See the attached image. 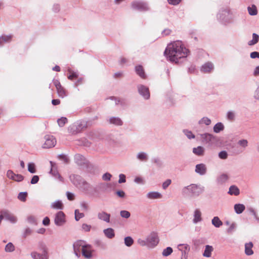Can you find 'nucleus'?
Instances as JSON below:
<instances>
[{
  "instance_id": "nucleus-1",
  "label": "nucleus",
  "mask_w": 259,
  "mask_h": 259,
  "mask_svg": "<svg viewBox=\"0 0 259 259\" xmlns=\"http://www.w3.org/2000/svg\"><path fill=\"white\" fill-rule=\"evenodd\" d=\"M190 53L181 41L177 40L169 44L164 51V55L171 62L179 63V60L186 58Z\"/></svg>"
},
{
  "instance_id": "nucleus-2",
  "label": "nucleus",
  "mask_w": 259,
  "mask_h": 259,
  "mask_svg": "<svg viewBox=\"0 0 259 259\" xmlns=\"http://www.w3.org/2000/svg\"><path fill=\"white\" fill-rule=\"evenodd\" d=\"M204 187L195 184H192L184 187L182 189V195L186 198L196 197L199 196L203 191Z\"/></svg>"
},
{
  "instance_id": "nucleus-3",
  "label": "nucleus",
  "mask_w": 259,
  "mask_h": 259,
  "mask_svg": "<svg viewBox=\"0 0 259 259\" xmlns=\"http://www.w3.org/2000/svg\"><path fill=\"white\" fill-rule=\"evenodd\" d=\"M217 18L221 24L227 25L233 21L234 17L230 9L222 8L217 14Z\"/></svg>"
},
{
  "instance_id": "nucleus-4",
  "label": "nucleus",
  "mask_w": 259,
  "mask_h": 259,
  "mask_svg": "<svg viewBox=\"0 0 259 259\" xmlns=\"http://www.w3.org/2000/svg\"><path fill=\"white\" fill-rule=\"evenodd\" d=\"M78 189L88 194H93L95 192H97V188L85 180Z\"/></svg>"
},
{
  "instance_id": "nucleus-5",
  "label": "nucleus",
  "mask_w": 259,
  "mask_h": 259,
  "mask_svg": "<svg viewBox=\"0 0 259 259\" xmlns=\"http://www.w3.org/2000/svg\"><path fill=\"white\" fill-rule=\"evenodd\" d=\"M148 247L153 248L156 246L159 242V238L156 233L153 232L151 233L146 238Z\"/></svg>"
},
{
  "instance_id": "nucleus-6",
  "label": "nucleus",
  "mask_w": 259,
  "mask_h": 259,
  "mask_svg": "<svg viewBox=\"0 0 259 259\" xmlns=\"http://www.w3.org/2000/svg\"><path fill=\"white\" fill-rule=\"evenodd\" d=\"M132 7L133 9L139 11H147L150 9L147 3L140 1L133 2Z\"/></svg>"
},
{
  "instance_id": "nucleus-7",
  "label": "nucleus",
  "mask_w": 259,
  "mask_h": 259,
  "mask_svg": "<svg viewBox=\"0 0 259 259\" xmlns=\"http://www.w3.org/2000/svg\"><path fill=\"white\" fill-rule=\"evenodd\" d=\"M137 90L139 94L145 100H148L150 98V94L148 87L140 84L137 85Z\"/></svg>"
},
{
  "instance_id": "nucleus-8",
  "label": "nucleus",
  "mask_w": 259,
  "mask_h": 259,
  "mask_svg": "<svg viewBox=\"0 0 259 259\" xmlns=\"http://www.w3.org/2000/svg\"><path fill=\"white\" fill-rule=\"evenodd\" d=\"M44 139L45 142L42 145L43 148H51L54 147L56 144V139L52 135H46Z\"/></svg>"
},
{
  "instance_id": "nucleus-9",
  "label": "nucleus",
  "mask_w": 259,
  "mask_h": 259,
  "mask_svg": "<svg viewBox=\"0 0 259 259\" xmlns=\"http://www.w3.org/2000/svg\"><path fill=\"white\" fill-rule=\"evenodd\" d=\"M69 179L72 183L78 189L84 181V180L81 176L74 174L71 175Z\"/></svg>"
},
{
  "instance_id": "nucleus-10",
  "label": "nucleus",
  "mask_w": 259,
  "mask_h": 259,
  "mask_svg": "<svg viewBox=\"0 0 259 259\" xmlns=\"http://www.w3.org/2000/svg\"><path fill=\"white\" fill-rule=\"evenodd\" d=\"M201 138L203 142L208 144L209 145H212L214 142L217 141V137L216 136L209 133L201 134Z\"/></svg>"
},
{
  "instance_id": "nucleus-11",
  "label": "nucleus",
  "mask_w": 259,
  "mask_h": 259,
  "mask_svg": "<svg viewBox=\"0 0 259 259\" xmlns=\"http://www.w3.org/2000/svg\"><path fill=\"white\" fill-rule=\"evenodd\" d=\"M55 224L58 226H63L66 222L65 215L63 211L58 212L55 217Z\"/></svg>"
},
{
  "instance_id": "nucleus-12",
  "label": "nucleus",
  "mask_w": 259,
  "mask_h": 259,
  "mask_svg": "<svg viewBox=\"0 0 259 259\" xmlns=\"http://www.w3.org/2000/svg\"><path fill=\"white\" fill-rule=\"evenodd\" d=\"M51 169L50 173L57 180L60 182H64V179L59 173L56 168V164L52 161H50Z\"/></svg>"
},
{
  "instance_id": "nucleus-13",
  "label": "nucleus",
  "mask_w": 259,
  "mask_h": 259,
  "mask_svg": "<svg viewBox=\"0 0 259 259\" xmlns=\"http://www.w3.org/2000/svg\"><path fill=\"white\" fill-rule=\"evenodd\" d=\"M93 252L92 245L88 244H85L81 251L82 256L88 259H90L93 257Z\"/></svg>"
},
{
  "instance_id": "nucleus-14",
  "label": "nucleus",
  "mask_w": 259,
  "mask_h": 259,
  "mask_svg": "<svg viewBox=\"0 0 259 259\" xmlns=\"http://www.w3.org/2000/svg\"><path fill=\"white\" fill-rule=\"evenodd\" d=\"M85 241L83 240H77L75 241L73 244V248L74 252L75 255L77 257L80 256V249H82L83 246L85 244Z\"/></svg>"
},
{
  "instance_id": "nucleus-15",
  "label": "nucleus",
  "mask_w": 259,
  "mask_h": 259,
  "mask_svg": "<svg viewBox=\"0 0 259 259\" xmlns=\"http://www.w3.org/2000/svg\"><path fill=\"white\" fill-rule=\"evenodd\" d=\"M1 215L3 216V219H5L12 223H15L17 221V218L6 209L3 210L1 211Z\"/></svg>"
},
{
  "instance_id": "nucleus-16",
  "label": "nucleus",
  "mask_w": 259,
  "mask_h": 259,
  "mask_svg": "<svg viewBox=\"0 0 259 259\" xmlns=\"http://www.w3.org/2000/svg\"><path fill=\"white\" fill-rule=\"evenodd\" d=\"M195 171L200 176L205 175L207 172V167L204 163L196 164Z\"/></svg>"
},
{
  "instance_id": "nucleus-17",
  "label": "nucleus",
  "mask_w": 259,
  "mask_h": 259,
  "mask_svg": "<svg viewBox=\"0 0 259 259\" xmlns=\"http://www.w3.org/2000/svg\"><path fill=\"white\" fill-rule=\"evenodd\" d=\"M30 255L33 259H49L48 252L38 253L36 251H32Z\"/></svg>"
},
{
  "instance_id": "nucleus-18",
  "label": "nucleus",
  "mask_w": 259,
  "mask_h": 259,
  "mask_svg": "<svg viewBox=\"0 0 259 259\" xmlns=\"http://www.w3.org/2000/svg\"><path fill=\"white\" fill-rule=\"evenodd\" d=\"M213 68V64L211 62H208L201 66L200 70L204 73H208L212 71Z\"/></svg>"
},
{
  "instance_id": "nucleus-19",
  "label": "nucleus",
  "mask_w": 259,
  "mask_h": 259,
  "mask_svg": "<svg viewBox=\"0 0 259 259\" xmlns=\"http://www.w3.org/2000/svg\"><path fill=\"white\" fill-rule=\"evenodd\" d=\"M98 218L103 221L106 223H110V214L107 213L104 211L99 212L97 215Z\"/></svg>"
},
{
  "instance_id": "nucleus-20",
  "label": "nucleus",
  "mask_w": 259,
  "mask_h": 259,
  "mask_svg": "<svg viewBox=\"0 0 259 259\" xmlns=\"http://www.w3.org/2000/svg\"><path fill=\"white\" fill-rule=\"evenodd\" d=\"M228 180L229 176L227 174L223 173L217 177L216 182L217 184L222 185L227 183Z\"/></svg>"
},
{
  "instance_id": "nucleus-21",
  "label": "nucleus",
  "mask_w": 259,
  "mask_h": 259,
  "mask_svg": "<svg viewBox=\"0 0 259 259\" xmlns=\"http://www.w3.org/2000/svg\"><path fill=\"white\" fill-rule=\"evenodd\" d=\"M109 123L115 126H121L123 125V121L118 117H110L108 120Z\"/></svg>"
},
{
  "instance_id": "nucleus-22",
  "label": "nucleus",
  "mask_w": 259,
  "mask_h": 259,
  "mask_svg": "<svg viewBox=\"0 0 259 259\" xmlns=\"http://www.w3.org/2000/svg\"><path fill=\"white\" fill-rule=\"evenodd\" d=\"M202 213L200 209H196L194 211L193 223L197 224L198 222L202 221V219L201 217Z\"/></svg>"
},
{
  "instance_id": "nucleus-23",
  "label": "nucleus",
  "mask_w": 259,
  "mask_h": 259,
  "mask_svg": "<svg viewBox=\"0 0 259 259\" xmlns=\"http://www.w3.org/2000/svg\"><path fill=\"white\" fill-rule=\"evenodd\" d=\"M135 71L136 73L142 78H146V75L144 68L142 65H138L135 67Z\"/></svg>"
},
{
  "instance_id": "nucleus-24",
  "label": "nucleus",
  "mask_w": 259,
  "mask_h": 259,
  "mask_svg": "<svg viewBox=\"0 0 259 259\" xmlns=\"http://www.w3.org/2000/svg\"><path fill=\"white\" fill-rule=\"evenodd\" d=\"M103 233L105 236L109 239H112L115 237L114 230L111 228L104 229L103 230Z\"/></svg>"
},
{
  "instance_id": "nucleus-25",
  "label": "nucleus",
  "mask_w": 259,
  "mask_h": 259,
  "mask_svg": "<svg viewBox=\"0 0 259 259\" xmlns=\"http://www.w3.org/2000/svg\"><path fill=\"white\" fill-rule=\"evenodd\" d=\"M213 250V248L212 246L206 245L205 246V249L203 253V256L206 257H210L211 256V253Z\"/></svg>"
},
{
  "instance_id": "nucleus-26",
  "label": "nucleus",
  "mask_w": 259,
  "mask_h": 259,
  "mask_svg": "<svg viewBox=\"0 0 259 259\" xmlns=\"http://www.w3.org/2000/svg\"><path fill=\"white\" fill-rule=\"evenodd\" d=\"M253 243L251 242L246 243L245 244V253L247 255H251L253 254V251L252 249Z\"/></svg>"
},
{
  "instance_id": "nucleus-27",
  "label": "nucleus",
  "mask_w": 259,
  "mask_h": 259,
  "mask_svg": "<svg viewBox=\"0 0 259 259\" xmlns=\"http://www.w3.org/2000/svg\"><path fill=\"white\" fill-rule=\"evenodd\" d=\"M111 185L108 183H102L99 184L96 187L97 189H99L102 192H107L108 191V189L110 188ZM98 191V190H97Z\"/></svg>"
},
{
  "instance_id": "nucleus-28",
  "label": "nucleus",
  "mask_w": 259,
  "mask_h": 259,
  "mask_svg": "<svg viewBox=\"0 0 259 259\" xmlns=\"http://www.w3.org/2000/svg\"><path fill=\"white\" fill-rule=\"evenodd\" d=\"M74 160L78 165H82L85 163L84 157L79 154H77L75 155Z\"/></svg>"
},
{
  "instance_id": "nucleus-29",
  "label": "nucleus",
  "mask_w": 259,
  "mask_h": 259,
  "mask_svg": "<svg viewBox=\"0 0 259 259\" xmlns=\"http://www.w3.org/2000/svg\"><path fill=\"white\" fill-rule=\"evenodd\" d=\"M193 152L197 156H201L204 155V148L202 146H198L196 148H193Z\"/></svg>"
},
{
  "instance_id": "nucleus-30",
  "label": "nucleus",
  "mask_w": 259,
  "mask_h": 259,
  "mask_svg": "<svg viewBox=\"0 0 259 259\" xmlns=\"http://www.w3.org/2000/svg\"><path fill=\"white\" fill-rule=\"evenodd\" d=\"M147 197L151 199H158L162 197V195L158 192H150L147 193Z\"/></svg>"
},
{
  "instance_id": "nucleus-31",
  "label": "nucleus",
  "mask_w": 259,
  "mask_h": 259,
  "mask_svg": "<svg viewBox=\"0 0 259 259\" xmlns=\"http://www.w3.org/2000/svg\"><path fill=\"white\" fill-rule=\"evenodd\" d=\"M228 193L231 195H234L235 196H237L239 194L240 191L237 186L232 185L229 188Z\"/></svg>"
},
{
  "instance_id": "nucleus-32",
  "label": "nucleus",
  "mask_w": 259,
  "mask_h": 259,
  "mask_svg": "<svg viewBox=\"0 0 259 259\" xmlns=\"http://www.w3.org/2000/svg\"><path fill=\"white\" fill-rule=\"evenodd\" d=\"M12 35H2L0 36V47L2 46L4 43L9 42L11 41Z\"/></svg>"
},
{
  "instance_id": "nucleus-33",
  "label": "nucleus",
  "mask_w": 259,
  "mask_h": 259,
  "mask_svg": "<svg viewBox=\"0 0 259 259\" xmlns=\"http://www.w3.org/2000/svg\"><path fill=\"white\" fill-rule=\"evenodd\" d=\"M88 127V122L84 121H80L77 123L76 125V131L77 132H80Z\"/></svg>"
},
{
  "instance_id": "nucleus-34",
  "label": "nucleus",
  "mask_w": 259,
  "mask_h": 259,
  "mask_svg": "<svg viewBox=\"0 0 259 259\" xmlns=\"http://www.w3.org/2000/svg\"><path fill=\"white\" fill-rule=\"evenodd\" d=\"M224 130V125L222 122H218L214 125L213 127V132L215 133H219Z\"/></svg>"
},
{
  "instance_id": "nucleus-35",
  "label": "nucleus",
  "mask_w": 259,
  "mask_h": 259,
  "mask_svg": "<svg viewBox=\"0 0 259 259\" xmlns=\"http://www.w3.org/2000/svg\"><path fill=\"white\" fill-rule=\"evenodd\" d=\"M245 206L242 204H236L234 205L235 211L237 214L241 213L245 210Z\"/></svg>"
},
{
  "instance_id": "nucleus-36",
  "label": "nucleus",
  "mask_w": 259,
  "mask_h": 259,
  "mask_svg": "<svg viewBox=\"0 0 259 259\" xmlns=\"http://www.w3.org/2000/svg\"><path fill=\"white\" fill-rule=\"evenodd\" d=\"M212 224L216 228H219L223 225V222L218 217H214L211 220Z\"/></svg>"
},
{
  "instance_id": "nucleus-37",
  "label": "nucleus",
  "mask_w": 259,
  "mask_h": 259,
  "mask_svg": "<svg viewBox=\"0 0 259 259\" xmlns=\"http://www.w3.org/2000/svg\"><path fill=\"white\" fill-rule=\"evenodd\" d=\"M259 40V36L255 33L252 34V39L248 42L249 46H253L257 44Z\"/></svg>"
},
{
  "instance_id": "nucleus-38",
  "label": "nucleus",
  "mask_w": 259,
  "mask_h": 259,
  "mask_svg": "<svg viewBox=\"0 0 259 259\" xmlns=\"http://www.w3.org/2000/svg\"><path fill=\"white\" fill-rule=\"evenodd\" d=\"M38 249L42 252H48L46 244L42 241H40L37 244Z\"/></svg>"
},
{
  "instance_id": "nucleus-39",
  "label": "nucleus",
  "mask_w": 259,
  "mask_h": 259,
  "mask_svg": "<svg viewBox=\"0 0 259 259\" xmlns=\"http://www.w3.org/2000/svg\"><path fill=\"white\" fill-rule=\"evenodd\" d=\"M51 207L54 209H62L63 205L61 201L57 200L52 203Z\"/></svg>"
},
{
  "instance_id": "nucleus-40",
  "label": "nucleus",
  "mask_w": 259,
  "mask_h": 259,
  "mask_svg": "<svg viewBox=\"0 0 259 259\" xmlns=\"http://www.w3.org/2000/svg\"><path fill=\"white\" fill-rule=\"evenodd\" d=\"M137 158L142 161H146L148 159L147 154L144 152H141L138 153L137 155Z\"/></svg>"
},
{
  "instance_id": "nucleus-41",
  "label": "nucleus",
  "mask_w": 259,
  "mask_h": 259,
  "mask_svg": "<svg viewBox=\"0 0 259 259\" xmlns=\"http://www.w3.org/2000/svg\"><path fill=\"white\" fill-rule=\"evenodd\" d=\"M226 117L228 120L230 121H233L235 120L236 118L235 112L233 111H229L227 113Z\"/></svg>"
},
{
  "instance_id": "nucleus-42",
  "label": "nucleus",
  "mask_w": 259,
  "mask_h": 259,
  "mask_svg": "<svg viewBox=\"0 0 259 259\" xmlns=\"http://www.w3.org/2000/svg\"><path fill=\"white\" fill-rule=\"evenodd\" d=\"M15 246L11 242L8 243L6 245L5 248V251L6 252H12L14 251L15 250Z\"/></svg>"
},
{
  "instance_id": "nucleus-43",
  "label": "nucleus",
  "mask_w": 259,
  "mask_h": 259,
  "mask_svg": "<svg viewBox=\"0 0 259 259\" xmlns=\"http://www.w3.org/2000/svg\"><path fill=\"white\" fill-rule=\"evenodd\" d=\"M237 144L243 149H245L248 145V142L246 139H241L238 141Z\"/></svg>"
},
{
  "instance_id": "nucleus-44",
  "label": "nucleus",
  "mask_w": 259,
  "mask_h": 259,
  "mask_svg": "<svg viewBox=\"0 0 259 259\" xmlns=\"http://www.w3.org/2000/svg\"><path fill=\"white\" fill-rule=\"evenodd\" d=\"M247 9L249 15L251 16L256 15L257 13L256 7L254 5H252L251 7H248Z\"/></svg>"
},
{
  "instance_id": "nucleus-45",
  "label": "nucleus",
  "mask_w": 259,
  "mask_h": 259,
  "mask_svg": "<svg viewBox=\"0 0 259 259\" xmlns=\"http://www.w3.org/2000/svg\"><path fill=\"white\" fill-rule=\"evenodd\" d=\"M124 242L126 246L130 247L133 244L134 240L131 237L127 236L124 238Z\"/></svg>"
},
{
  "instance_id": "nucleus-46",
  "label": "nucleus",
  "mask_w": 259,
  "mask_h": 259,
  "mask_svg": "<svg viewBox=\"0 0 259 259\" xmlns=\"http://www.w3.org/2000/svg\"><path fill=\"white\" fill-rule=\"evenodd\" d=\"M211 122V120L209 118L203 117L199 121L198 123L199 124H204L206 125H209L210 124Z\"/></svg>"
},
{
  "instance_id": "nucleus-47",
  "label": "nucleus",
  "mask_w": 259,
  "mask_h": 259,
  "mask_svg": "<svg viewBox=\"0 0 259 259\" xmlns=\"http://www.w3.org/2000/svg\"><path fill=\"white\" fill-rule=\"evenodd\" d=\"M183 132L189 139H194L195 137L192 132L189 130L185 129L183 130Z\"/></svg>"
},
{
  "instance_id": "nucleus-48",
  "label": "nucleus",
  "mask_w": 259,
  "mask_h": 259,
  "mask_svg": "<svg viewBox=\"0 0 259 259\" xmlns=\"http://www.w3.org/2000/svg\"><path fill=\"white\" fill-rule=\"evenodd\" d=\"M28 170L31 174L36 172V168L35 164L33 162H29L28 164Z\"/></svg>"
},
{
  "instance_id": "nucleus-49",
  "label": "nucleus",
  "mask_w": 259,
  "mask_h": 259,
  "mask_svg": "<svg viewBox=\"0 0 259 259\" xmlns=\"http://www.w3.org/2000/svg\"><path fill=\"white\" fill-rule=\"evenodd\" d=\"M75 213V220L76 221H78L81 218H82L84 217V214L83 213L79 212L78 209H75L74 211Z\"/></svg>"
},
{
  "instance_id": "nucleus-50",
  "label": "nucleus",
  "mask_w": 259,
  "mask_h": 259,
  "mask_svg": "<svg viewBox=\"0 0 259 259\" xmlns=\"http://www.w3.org/2000/svg\"><path fill=\"white\" fill-rule=\"evenodd\" d=\"M68 72L70 73V75L68 76L69 79L73 80L78 77V75L77 72H73L71 69H68Z\"/></svg>"
},
{
  "instance_id": "nucleus-51",
  "label": "nucleus",
  "mask_w": 259,
  "mask_h": 259,
  "mask_svg": "<svg viewBox=\"0 0 259 259\" xmlns=\"http://www.w3.org/2000/svg\"><path fill=\"white\" fill-rule=\"evenodd\" d=\"M27 222L31 224H33L34 225H36L37 224V219L33 215L28 216L27 218Z\"/></svg>"
},
{
  "instance_id": "nucleus-52",
  "label": "nucleus",
  "mask_w": 259,
  "mask_h": 259,
  "mask_svg": "<svg viewBox=\"0 0 259 259\" xmlns=\"http://www.w3.org/2000/svg\"><path fill=\"white\" fill-rule=\"evenodd\" d=\"M152 161L158 167H161L163 165L162 161L158 157L153 158Z\"/></svg>"
},
{
  "instance_id": "nucleus-53",
  "label": "nucleus",
  "mask_w": 259,
  "mask_h": 259,
  "mask_svg": "<svg viewBox=\"0 0 259 259\" xmlns=\"http://www.w3.org/2000/svg\"><path fill=\"white\" fill-rule=\"evenodd\" d=\"M172 252V249L170 247H167L163 249L162 251V255L164 256H167Z\"/></svg>"
},
{
  "instance_id": "nucleus-54",
  "label": "nucleus",
  "mask_w": 259,
  "mask_h": 259,
  "mask_svg": "<svg viewBox=\"0 0 259 259\" xmlns=\"http://www.w3.org/2000/svg\"><path fill=\"white\" fill-rule=\"evenodd\" d=\"M27 193L26 192H20L19 193L18 198L22 202H25L26 200Z\"/></svg>"
},
{
  "instance_id": "nucleus-55",
  "label": "nucleus",
  "mask_w": 259,
  "mask_h": 259,
  "mask_svg": "<svg viewBox=\"0 0 259 259\" xmlns=\"http://www.w3.org/2000/svg\"><path fill=\"white\" fill-rule=\"evenodd\" d=\"M67 122V119L64 117H62L57 120L58 124L60 127H63Z\"/></svg>"
},
{
  "instance_id": "nucleus-56",
  "label": "nucleus",
  "mask_w": 259,
  "mask_h": 259,
  "mask_svg": "<svg viewBox=\"0 0 259 259\" xmlns=\"http://www.w3.org/2000/svg\"><path fill=\"white\" fill-rule=\"evenodd\" d=\"M120 216L125 219H128L131 216V213L127 210H121L120 212Z\"/></svg>"
},
{
  "instance_id": "nucleus-57",
  "label": "nucleus",
  "mask_w": 259,
  "mask_h": 259,
  "mask_svg": "<svg viewBox=\"0 0 259 259\" xmlns=\"http://www.w3.org/2000/svg\"><path fill=\"white\" fill-rule=\"evenodd\" d=\"M228 156V153L226 151H222L219 153V157L220 159H226Z\"/></svg>"
},
{
  "instance_id": "nucleus-58",
  "label": "nucleus",
  "mask_w": 259,
  "mask_h": 259,
  "mask_svg": "<svg viewBox=\"0 0 259 259\" xmlns=\"http://www.w3.org/2000/svg\"><path fill=\"white\" fill-rule=\"evenodd\" d=\"M32 233V230L29 228L25 229L22 234L23 238H26L28 236L30 235Z\"/></svg>"
},
{
  "instance_id": "nucleus-59",
  "label": "nucleus",
  "mask_w": 259,
  "mask_h": 259,
  "mask_svg": "<svg viewBox=\"0 0 259 259\" xmlns=\"http://www.w3.org/2000/svg\"><path fill=\"white\" fill-rule=\"evenodd\" d=\"M15 175L12 170H8L7 172V177L12 180H14Z\"/></svg>"
},
{
  "instance_id": "nucleus-60",
  "label": "nucleus",
  "mask_w": 259,
  "mask_h": 259,
  "mask_svg": "<svg viewBox=\"0 0 259 259\" xmlns=\"http://www.w3.org/2000/svg\"><path fill=\"white\" fill-rule=\"evenodd\" d=\"M57 90L60 97L63 98L66 96L65 91L62 87Z\"/></svg>"
},
{
  "instance_id": "nucleus-61",
  "label": "nucleus",
  "mask_w": 259,
  "mask_h": 259,
  "mask_svg": "<svg viewBox=\"0 0 259 259\" xmlns=\"http://www.w3.org/2000/svg\"><path fill=\"white\" fill-rule=\"evenodd\" d=\"M24 177L20 174H16L14 181L20 182H22L24 180Z\"/></svg>"
},
{
  "instance_id": "nucleus-62",
  "label": "nucleus",
  "mask_w": 259,
  "mask_h": 259,
  "mask_svg": "<svg viewBox=\"0 0 259 259\" xmlns=\"http://www.w3.org/2000/svg\"><path fill=\"white\" fill-rule=\"evenodd\" d=\"M171 181L170 179H167L162 184V188L165 190L171 184Z\"/></svg>"
},
{
  "instance_id": "nucleus-63",
  "label": "nucleus",
  "mask_w": 259,
  "mask_h": 259,
  "mask_svg": "<svg viewBox=\"0 0 259 259\" xmlns=\"http://www.w3.org/2000/svg\"><path fill=\"white\" fill-rule=\"evenodd\" d=\"M111 177L112 175L110 173L106 172L102 176V179L104 181H110Z\"/></svg>"
},
{
  "instance_id": "nucleus-64",
  "label": "nucleus",
  "mask_w": 259,
  "mask_h": 259,
  "mask_svg": "<svg viewBox=\"0 0 259 259\" xmlns=\"http://www.w3.org/2000/svg\"><path fill=\"white\" fill-rule=\"evenodd\" d=\"M253 97L255 99L259 101V86H258L255 90Z\"/></svg>"
}]
</instances>
